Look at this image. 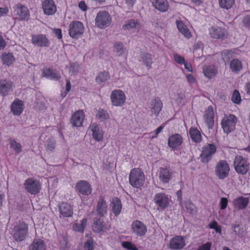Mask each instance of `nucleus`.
Listing matches in <instances>:
<instances>
[{
	"label": "nucleus",
	"mask_w": 250,
	"mask_h": 250,
	"mask_svg": "<svg viewBox=\"0 0 250 250\" xmlns=\"http://www.w3.org/2000/svg\"><path fill=\"white\" fill-rule=\"evenodd\" d=\"M28 232V226L23 221H19L14 226L11 231L13 239L17 242L23 241Z\"/></svg>",
	"instance_id": "1"
},
{
	"label": "nucleus",
	"mask_w": 250,
	"mask_h": 250,
	"mask_svg": "<svg viewBox=\"0 0 250 250\" xmlns=\"http://www.w3.org/2000/svg\"><path fill=\"white\" fill-rule=\"evenodd\" d=\"M145 176L144 172L140 168H133L129 174V182L134 188H140L144 184Z\"/></svg>",
	"instance_id": "2"
},
{
	"label": "nucleus",
	"mask_w": 250,
	"mask_h": 250,
	"mask_svg": "<svg viewBox=\"0 0 250 250\" xmlns=\"http://www.w3.org/2000/svg\"><path fill=\"white\" fill-rule=\"evenodd\" d=\"M233 166L236 172L243 175H245L250 169L249 163L242 156L237 155L235 157Z\"/></svg>",
	"instance_id": "3"
},
{
	"label": "nucleus",
	"mask_w": 250,
	"mask_h": 250,
	"mask_svg": "<svg viewBox=\"0 0 250 250\" xmlns=\"http://www.w3.org/2000/svg\"><path fill=\"white\" fill-rule=\"evenodd\" d=\"M237 120L233 114L226 115L221 121V126L225 133L229 134L235 129Z\"/></svg>",
	"instance_id": "4"
},
{
	"label": "nucleus",
	"mask_w": 250,
	"mask_h": 250,
	"mask_svg": "<svg viewBox=\"0 0 250 250\" xmlns=\"http://www.w3.org/2000/svg\"><path fill=\"white\" fill-rule=\"evenodd\" d=\"M230 171V167L226 160H220L215 167V173L219 179L223 180L227 178Z\"/></svg>",
	"instance_id": "5"
},
{
	"label": "nucleus",
	"mask_w": 250,
	"mask_h": 250,
	"mask_svg": "<svg viewBox=\"0 0 250 250\" xmlns=\"http://www.w3.org/2000/svg\"><path fill=\"white\" fill-rule=\"evenodd\" d=\"M23 185L25 189L32 195L38 194L41 189V184L40 181L33 178L27 179Z\"/></svg>",
	"instance_id": "6"
},
{
	"label": "nucleus",
	"mask_w": 250,
	"mask_h": 250,
	"mask_svg": "<svg viewBox=\"0 0 250 250\" xmlns=\"http://www.w3.org/2000/svg\"><path fill=\"white\" fill-rule=\"evenodd\" d=\"M171 200L167 194L164 192L156 193L154 197V202L159 209L165 210L170 206Z\"/></svg>",
	"instance_id": "7"
},
{
	"label": "nucleus",
	"mask_w": 250,
	"mask_h": 250,
	"mask_svg": "<svg viewBox=\"0 0 250 250\" xmlns=\"http://www.w3.org/2000/svg\"><path fill=\"white\" fill-rule=\"evenodd\" d=\"M111 21V18L106 11H100L97 15L95 19L96 26L101 29H104L108 27Z\"/></svg>",
	"instance_id": "8"
},
{
	"label": "nucleus",
	"mask_w": 250,
	"mask_h": 250,
	"mask_svg": "<svg viewBox=\"0 0 250 250\" xmlns=\"http://www.w3.org/2000/svg\"><path fill=\"white\" fill-rule=\"evenodd\" d=\"M13 9L14 15L16 16L18 21H28L30 17V12L26 6L21 3H18L14 7Z\"/></svg>",
	"instance_id": "9"
},
{
	"label": "nucleus",
	"mask_w": 250,
	"mask_h": 250,
	"mask_svg": "<svg viewBox=\"0 0 250 250\" xmlns=\"http://www.w3.org/2000/svg\"><path fill=\"white\" fill-rule=\"evenodd\" d=\"M84 27L83 23L79 21H73L69 26V35L73 38L77 39L84 32Z\"/></svg>",
	"instance_id": "10"
},
{
	"label": "nucleus",
	"mask_w": 250,
	"mask_h": 250,
	"mask_svg": "<svg viewBox=\"0 0 250 250\" xmlns=\"http://www.w3.org/2000/svg\"><path fill=\"white\" fill-rule=\"evenodd\" d=\"M110 99L114 106H122L125 102L126 96L121 90L116 89L112 91Z\"/></svg>",
	"instance_id": "11"
},
{
	"label": "nucleus",
	"mask_w": 250,
	"mask_h": 250,
	"mask_svg": "<svg viewBox=\"0 0 250 250\" xmlns=\"http://www.w3.org/2000/svg\"><path fill=\"white\" fill-rule=\"evenodd\" d=\"M216 147L213 144H208L202 148L200 154L201 161L203 163H208L211 159L212 155L216 152Z\"/></svg>",
	"instance_id": "12"
},
{
	"label": "nucleus",
	"mask_w": 250,
	"mask_h": 250,
	"mask_svg": "<svg viewBox=\"0 0 250 250\" xmlns=\"http://www.w3.org/2000/svg\"><path fill=\"white\" fill-rule=\"evenodd\" d=\"M32 43L39 47H49L50 42L46 35L42 34H34L31 36Z\"/></svg>",
	"instance_id": "13"
},
{
	"label": "nucleus",
	"mask_w": 250,
	"mask_h": 250,
	"mask_svg": "<svg viewBox=\"0 0 250 250\" xmlns=\"http://www.w3.org/2000/svg\"><path fill=\"white\" fill-rule=\"evenodd\" d=\"M14 83L7 79H0V95L5 97L13 91Z\"/></svg>",
	"instance_id": "14"
},
{
	"label": "nucleus",
	"mask_w": 250,
	"mask_h": 250,
	"mask_svg": "<svg viewBox=\"0 0 250 250\" xmlns=\"http://www.w3.org/2000/svg\"><path fill=\"white\" fill-rule=\"evenodd\" d=\"M131 229L133 233L140 237L144 236L147 231L146 226L138 220H136L132 223Z\"/></svg>",
	"instance_id": "15"
},
{
	"label": "nucleus",
	"mask_w": 250,
	"mask_h": 250,
	"mask_svg": "<svg viewBox=\"0 0 250 250\" xmlns=\"http://www.w3.org/2000/svg\"><path fill=\"white\" fill-rule=\"evenodd\" d=\"M42 8L44 13L46 15H53L57 11V6L53 0H43Z\"/></svg>",
	"instance_id": "16"
},
{
	"label": "nucleus",
	"mask_w": 250,
	"mask_h": 250,
	"mask_svg": "<svg viewBox=\"0 0 250 250\" xmlns=\"http://www.w3.org/2000/svg\"><path fill=\"white\" fill-rule=\"evenodd\" d=\"M186 245L185 240L180 235H177L172 238L169 242V248L171 250H180Z\"/></svg>",
	"instance_id": "17"
},
{
	"label": "nucleus",
	"mask_w": 250,
	"mask_h": 250,
	"mask_svg": "<svg viewBox=\"0 0 250 250\" xmlns=\"http://www.w3.org/2000/svg\"><path fill=\"white\" fill-rule=\"evenodd\" d=\"M107 204L104 196H101L97 201L96 210L97 214L100 217H103L107 213Z\"/></svg>",
	"instance_id": "18"
},
{
	"label": "nucleus",
	"mask_w": 250,
	"mask_h": 250,
	"mask_svg": "<svg viewBox=\"0 0 250 250\" xmlns=\"http://www.w3.org/2000/svg\"><path fill=\"white\" fill-rule=\"evenodd\" d=\"M172 172L169 167H160L158 172L160 181L163 184L168 183L172 178Z\"/></svg>",
	"instance_id": "19"
},
{
	"label": "nucleus",
	"mask_w": 250,
	"mask_h": 250,
	"mask_svg": "<svg viewBox=\"0 0 250 250\" xmlns=\"http://www.w3.org/2000/svg\"><path fill=\"white\" fill-rule=\"evenodd\" d=\"M208 31L210 38L215 39H223L227 33L225 28L218 26L211 27L209 29Z\"/></svg>",
	"instance_id": "20"
},
{
	"label": "nucleus",
	"mask_w": 250,
	"mask_h": 250,
	"mask_svg": "<svg viewBox=\"0 0 250 250\" xmlns=\"http://www.w3.org/2000/svg\"><path fill=\"white\" fill-rule=\"evenodd\" d=\"M249 203V198L242 196H239L232 201L234 208L237 210H241L245 209Z\"/></svg>",
	"instance_id": "21"
},
{
	"label": "nucleus",
	"mask_w": 250,
	"mask_h": 250,
	"mask_svg": "<svg viewBox=\"0 0 250 250\" xmlns=\"http://www.w3.org/2000/svg\"><path fill=\"white\" fill-rule=\"evenodd\" d=\"M214 113L211 105L208 106L203 116L204 120L209 128H212L214 125Z\"/></svg>",
	"instance_id": "22"
},
{
	"label": "nucleus",
	"mask_w": 250,
	"mask_h": 250,
	"mask_svg": "<svg viewBox=\"0 0 250 250\" xmlns=\"http://www.w3.org/2000/svg\"><path fill=\"white\" fill-rule=\"evenodd\" d=\"M76 190L84 195H89L92 192V188L89 184L85 181H81L76 186Z\"/></svg>",
	"instance_id": "23"
},
{
	"label": "nucleus",
	"mask_w": 250,
	"mask_h": 250,
	"mask_svg": "<svg viewBox=\"0 0 250 250\" xmlns=\"http://www.w3.org/2000/svg\"><path fill=\"white\" fill-rule=\"evenodd\" d=\"M23 102L16 98L12 103L11 105V112L15 116H20L23 111Z\"/></svg>",
	"instance_id": "24"
},
{
	"label": "nucleus",
	"mask_w": 250,
	"mask_h": 250,
	"mask_svg": "<svg viewBox=\"0 0 250 250\" xmlns=\"http://www.w3.org/2000/svg\"><path fill=\"white\" fill-rule=\"evenodd\" d=\"M59 211L63 217H70L73 215L72 207L67 203L62 202L58 206Z\"/></svg>",
	"instance_id": "25"
},
{
	"label": "nucleus",
	"mask_w": 250,
	"mask_h": 250,
	"mask_svg": "<svg viewBox=\"0 0 250 250\" xmlns=\"http://www.w3.org/2000/svg\"><path fill=\"white\" fill-rule=\"evenodd\" d=\"M85 115L83 110H78L72 116L71 122L74 126L80 127L83 125Z\"/></svg>",
	"instance_id": "26"
},
{
	"label": "nucleus",
	"mask_w": 250,
	"mask_h": 250,
	"mask_svg": "<svg viewBox=\"0 0 250 250\" xmlns=\"http://www.w3.org/2000/svg\"><path fill=\"white\" fill-rule=\"evenodd\" d=\"M110 207L113 213L116 216L119 215L122 209V204L120 199L118 197L112 198L110 203Z\"/></svg>",
	"instance_id": "27"
},
{
	"label": "nucleus",
	"mask_w": 250,
	"mask_h": 250,
	"mask_svg": "<svg viewBox=\"0 0 250 250\" xmlns=\"http://www.w3.org/2000/svg\"><path fill=\"white\" fill-rule=\"evenodd\" d=\"M92 227L93 230L97 232L104 231L106 229V225L103 219L97 217H95L93 219Z\"/></svg>",
	"instance_id": "28"
},
{
	"label": "nucleus",
	"mask_w": 250,
	"mask_h": 250,
	"mask_svg": "<svg viewBox=\"0 0 250 250\" xmlns=\"http://www.w3.org/2000/svg\"><path fill=\"white\" fill-rule=\"evenodd\" d=\"M42 75L51 80L58 81L61 79L60 73L56 70L52 68H46L42 70Z\"/></svg>",
	"instance_id": "29"
},
{
	"label": "nucleus",
	"mask_w": 250,
	"mask_h": 250,
	"mask_svg": "<svg viewBox=\"0 0 250 250\" xmlns=\"http://www.w3.org/2000/svg\"><path fill=\"white\" fill-rule=\"evenodd\" d=\"M42 75L51 80L58 81L61 79L60 73L56 70L52 68H46L42 70Z\"/></svg>",
	"instance_id": "30"
},
{
	"label": "nucleus",
	"mask_w": 250,
	"mask_h": 250,
	"mask_svg": "<svg viewBox=\"0 0 250 250\" xmlns=\"http://www.w3.org/2000/svg\"><path fill=\"white\" fill-rule=\"evenodd\" d=\"M151 110L156 116H158L162 110L163 104L158 97L152 100L151 103Z\"/></svg>",
	"instance_id": "31"
},
{
	"label": "nucleus",
	"mask_w": 250,
	"mask_h": 250,
	"mask_svg": "<svg viewBox=\"0 0 250 250\" xmlns=\"http://www.w3.org/2000/svg\"><path fill=\"white\" fill-rule=\"evenodd\" d=\"M153 6L158 10L164 12L167 11L169 7L167 0H153Z\"/></svg>",
	"instance_id": "32"
},
{
	"label": "nucleus",
	"mask_w": 250,
	"mask_h": 250,
	"mask_svg": "<svg viewBox=\"0 0 250 250\" xmlns=\"http://www.w3.org/2000/svg\"><path fill=\"white\" fill-rule=\"evenodd\" d=\"M203 73L207 78L211 79L216 76L218 70L215 66L213 65H208L205 67L203 69Z\"/></svg>",
	"instance_id": "33"
},
{
	"label": "nucleus",
	"mask_w": 250,
	"mask_h": 250,
	"mask_svg": "<svg viewBox=\"0 0 250 250\" xmlns=\"http://www.w3.org/2000/svg\"><path fill=\"white\" fill-rule=\"evenodd\" d=\"M46 245L41 239H35L29 246V250H46Z\"/></svg>",
	"instance_id": "34"
},
{
	"label": "nucleus",
	"mask_w": 250,
	"mask_h": 250,
	"mask_svg": "<svg viewBox=\"0 0 250 250\" xmlns=\"http://www.w3.org/2000/svg\"><path fill=\"white\" fill-rule=\"evenodd\" d=\"M89 128L92 132V135L94 140L95 141H101L103 139V131L100 129L98 125L94 123L90 125Z\"/></svg>",
	"instance_id": "35"
},
{
	"label": "nucleus",
	"mask_w": 250,
	"mask_h": 250,
	"mask_svg": "<svg viewBox=\"0 0 250 250\" xmlns=\"http://www.w3.org/2000/svg\"><path fill=\"white\" fill-rule=\"evenodd\" d=\"M176 25L179 31L187 39L191 37V33L187 26L182 21H177Z\"/></svg>",
	"instance_id": "36"
},
{
	"label": "nucleus",
	"mask_w": 250,
	"mask_h": 250,
	"mask_svg": "<svg viewBox=\"0 0 250 250\" xmlns=\"http://www.w3.org/2000/svg\"><path fill=\"white\" fill-rule=\"evenodd\" d=\"M87 222V219L83 218L80 221V223H75L72 226L73 230L75 231L83 233L86 228Z\"/></svg>",
	"instance_id": "37"
},
{
	"label": "nucleus",
	"mask_w": 250,
	"mask_h": 250,
	"mask_svg": "<svg viewBox=\"0 0 250 250\" xmlns=\"http://www.w3.org/2000/svg\"><path fill=\"white\" fill-rule=\"evenodd\" d=\"M0 59L3 63L7 66L12 64L15 61V58L11 53H3L0 57Z\"/></svg>",
	"instance_id": "38"
},
{
	"label": "nucleus",
	"mask_w": 250,
	"mask_h": 250,
	"mask_svg": "<svg viewBox=\"0 0 250 250\" xmlns=\"http://www.w3.org/2000/svg\"><path fill=\"white\" fill-rule=\"evenodd\" d=\"M189 135L192 141H201V133L200 131L194 126H192L189 128Z\"/></svg>",
	"instance_id": "39"
},
{
	"label": "nucleus",
	"mask_w": 250,
	"mask_h": 250,
	"mask_svg": "<svg viewBox=\"0 0 250 250\" xmlns=\"http://www.w3.org/2000/svg\"><path fill=\"white\" fill-rule=\"evenodd\" d=\"M230 68L234 73H238L242 68V64L240 61L234 59L230 62Z\"/></svg>",
	"instance_id": "40"
},
{
	"label": "nucleus",
	"mask_w": 250,
	"mask_h": 250,
	"mask_svg": "<svg viewBox=\"0 0 250 250\" xmlns=\"http://www.w3.org/2000/svg\"><path fill=\"white\" fill-rule=\"evenodd\" d=\"M141 56L143 63L150 68L152 63V56L150 54L146 52L142 53Z\"/></svg>",
	"instance_id": "41"
},
{
	"label": "nucleus",
	"mask_w": 250,
	"mask_h": 250,
	"mask_svg": "<svg viewBox=\"0 0 250 250\" xmlns=\"http://www.w3.org/2000/svg\"><path fill=\"white\" fill-rule=\"evenodd\" d=\"M140 27V26L137 22L135 21L134 20H130L123 26V29L125 30L136 29L138 30Z\"/></svg>",
	"instance_id": "42"
},
{
	"label": "nucleus",
	"mask_w": 250,
	"mask_h": 250,
	"mask_svg": "<svg viewBox=\"0 0 250 250\" xmlns=\"http://www.w3.org/2000/svg\"><path fill=\"white\" fill-rule=\"evenodd\" d=\"M234 2V0H219V4L220 7L227 10L230 9Z\"/></svg>",
	"instance_id": "43"
},
{
	"label": "nucleus",
	"mask_w": 250,
	"mask_h": 250,
	"mask_svg": "<svg viewBox=\"0 0 250 250\" xmlns=\"http://www.w3.org/2000/svg\"><path fill=\"white\" fill-rule=\"evenodd\" d=\"M109 78V74L108 72L104 71L99 73L96 78V81L98 83L105 82Z\"/></svg>",
	"instance_id": "44"
},
{
	"label": "nucleus",
	"mask_w": 250,
	"mask_h": 250,
	"mask_svg": "<svg viewBox=\"0 0 250 250\" xmlns=\"http://www.w3.org/2000/svg\"><path fill=\"white\" fill-rule=\"evenodd\" d=\"M96 116L97 118L102 121L105 120L109 118L107 111L102 109H99L97 111Z\"/></svg>",
	"instance_id": "45"
},
{
	"label": "nucleus",
	"mask_w": 250,
	"mask_h": 250,
	"mask_svg": "<svg viewBox=\"0 0 250 250\" xmlns=\"http://www.w3.org/2000/svg\"><path fill=\"white\" fill-rule=\"evenodd\" d=\"M68 68L70 74L71 75H75L78 72L79 64L77 62H71L70 63Z\"/></svg>",
	"instance_id": "46"
},
{
	"label": "nucleus",
	"mask_w": 250,
	"mask_h": 250,
	"mask_svg": "<svg viewBox=\"0 0 250 250\" xmlns=\"http://www.w3.org/2000/svg\"><path fill=\"white\" fill-rule=\"evenodd\" d=\"M83 249L84 250H93L94 244L93 239L92 237H89L84 242L83 245Z\"/></svg>",
	"instance_id": "47"
},
{
	"label": "nucleus",
	"mask_w": 250,
	"mask_h": 250,
	"mask_svg": "<svg viewBox=\"0 0 250 250\" xmlns=\"http://www.w3.org/2000/svg\"><path fill=\"white\" fill-rule=\"evenodd\" d=\"M231 100L234 103L236 104H239L240 103L241 99L238 90H234L231 97Z\"/></svg>",
	"instance_id": "48"
},
{
	"label": "nucleus",
	"mask_w": 250,
	"mask_h": 250,
	"mask_svg": "<svg viewBox=\"0 0 250 250\" xmlns=\"http://www.w3.org/2000/svg\"><path fill=\"white\" fill-rule=\"evenodd\" d=\"M209 229H213L217 233H220L222 231L221 227L219 226L217 222L215 221H212L208 225Z\"/></svg>",
	"instance_id": "49"
},
{
	"label": "nucleus",
	"mask_w": 250,
	"mask_h": 250,
	"mask_svg": "<svg viewBox=\"0 0 250 250\" xmlns=\"http://www.w3.org/2000/svg\"><path fill=\"white\" fill-rule=\"evenodd\" d=\"M185 207L188 212L193 214L196 211L194 205L190 201H187L185 203Z\"/></svg>",
	"instance_id": "50"
},
{
	"label": "nucleus",
	"mask_w": 250,
	"mask_h": 250,
	"mask_svg": "<svg viewBox=\"0 0 250 250\" xmlns=\"http://www.w3.org/2000/svg\"><path fill=\"white\" fill-rule=\"evenodd\" d=\"M114 48L117 52L118 53V55L123 54L125 50V48L124 47V46L122 43L117 42L114 45Z\"/></svg>",
	"instance_id": "51"
},
{
	"label": "nucleus",
	"mask_w": 250,
	"mask_h": 250,
	"mask_svg": "<svg viewBox=\"0 0 250 250\" xmlns=\"http://www.w3.org/2000/svg\"><path fill=\"white\" fill-rule=\"evenodd\" d=\"M122 246L128 250H138L137 247L130 242L124 241L122 243Z\"/></svg>",
	"instance_id": "52"
},
{
	"label": "nucleus",
	"mask_w": 250,
	"mask_h": 250,
	"mask_svg": "<svg viewBox=\"0 0 250 250\" xmlns=\"http://www.w3.org/2000/svg\"><path fill=\"white\" fill-rule=\"evenodd\" d=\"M11 147L17 153L21 151V145L17 142H11Z\"/></svg>",
	"instance_id": "53"
},
{
	"label": "nucleus",
	"mask_w": 250,
	"mask_h": 250,
	"mask_svg": "<svg viewBox=\"0 0 250 250\" xmlns=\"http://www.w3.org/2000/svg\"><path fill=\"white\" fill-rule=\"evenodd\" d=\"M228 200L227 198L222 197L219 202L220 208L222 210L226 209L228 206Z\"/></svg>",
	"instance_id": "54"
},
{
	"label": "nucleus",
	"mask_w": 250,
	"mask_h": 250,
	"mask_svg": "<svg viewBox=\"0 0 250 250\" xmlns=\"http://www.w3.org/2000/svg\"><path fill=\"white\" fill-rule=\"evenodd\" d=\"M173 57L174 61L179 64H183L186 62L183 57L177 54H174Z\"/></svg>",
	"instance_id": "55"
},
{
	"label": "nucleus",
	"mask_w": 250,
	"mask_h": 250,
	"mask_svg": "<svg viewBox=\"0 0 250 250\" xmlns=\"http://www.w3.org/2000/svg\"><path fill=\"white\" fill-rule=\"evenodd\" d=\"M211 243L207 242V243L200 246L197 250H210L211 248Z\"/></svg>",
	"instance_id": "56"
},
{
	"label": "nucleus",
	"mask_w": 250,
	"mask_h": 250,
	"mask_svg": "<svg viewBox=\"0 0 250 250\" xmlns=\"http://www.w3.org/2000/svg\"><path fill=\"white\" fill-rule=\"evenodd\" d=\"M231 55V51L230 50H225L222 53V56L223 60L225 61L229 60V56Z\"/></svg>",
	"instance_id": "57"
},
{
	"label": "nucleus",
	"mask_w": 250,
	"mask_h": 250,
	"mask_svg": "<svg viewBox=\"0 0 250 250\" xmlns=\"http://www.w3.org/2000/svg\"><path fill=\"white\" fill-rule=\"evenodd\" d=\"M182 138L179 134H175L168 138V141H182Z\"/></svg>",
	"instance_id": "58"
},
{
	"label": "nucleus",
	"mask_w": 250,
	"mask_h": 250,
	"mask_svg": "<svg viewBox=\"0 0 250 250\" xmlns=\"http://www.w3.org/2000/svg\"><path fill=\"white\" fill-rule=\"evenodd\" d=\"M168 142V145L170 147L172 148L173 149H174L176 148L177 146H179L181 145L182 142Z\"/></svg>",
	"instance_id": "59"
},
{
	"label": "nucleus",
	"mask_w": 250,
	"mask_h": 250,
	"mask_svg": "<svg viewBox=\"0 0 250 250\" xmlns=\"http://www.w3.org/2000/svg\"><path fill=\"white\" fill-rule=\"evenodd\" d=\"M243 22L246 27H250V15H247L244 17Z\"/></svg>",
	"instance_id": "60"
},
{
	"label": "nucleus",
	"mask_w": 250,
	"mask_h": 250,
	"mask_svg": "<svg viewBox=\"0 0 250 250\" xmlns=\"http://www.w3.org/2000/svg\"><path fill=\"white\" fill-rule=\"evenodd\" d=\"M55 147V142H48V143L46 146V149L47 151H52Z\"/></svg>",
	"instance_id": "61"
},
{
	"label": "nucleus",
	"mask_w": 250,
	"mask_h": 250,
	"mask_svg": "<svg viewBox=\"0 0 250 250\" xmlns=\"http://www.w3.org/2000/svg\"><path fill=\"white\" fill-rule=\"evenodd\" d=\"M53 33L55 34V36L58 39H62V30L61 29H54L53 30Z\"/></svg>",
	"instance_id": "62"
},
{
	"label": "nucleus",
	"mask_w": 250,
	"mask_h": 250,
	"mask_svg": "<svg viewBox=\"0 0 250 250\" xmlns=\"http://www.w3.org/2000/svg\"><path fill=\"white\" fill-rule=\"evenodd\" d=\"M164 125H160L159 127H158L154 131V135H152V138L156 137L157 135L161 132L163 129L164 128Z\"/></svg>",
	"instance_id": "63"
},
{
	"label": "nucleus",
	"mask_w": 250,
	"mask_h": 250,
	"mask_svg": "<svg viewBox=\"0 0 250 250\" xmlns=\"http://www.w3.org/2000/svg\"><path fill=\"white\" fill-rule=\"evenodd\" d=\"M187 80L189 83H196V79L192 74H188L186 76Z\"/></svg>",
	"instance_id": "64"
}]
</instances>
